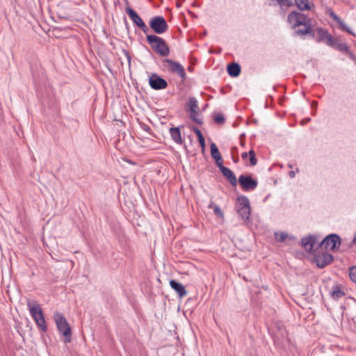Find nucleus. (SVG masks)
<instances>
[{"mask_svg": "<svg viewBox=\"0 0 356 356\" xmlns=\"http://www.w3.org/2000/svg\"><path fill=\"white\" fill-rule=\"evenodd\" d=\"M316 35L315 40L317 42H324L326 45L353 56L350 47L345 42H341L338 38H333L327 29L319 27L316 29Z\"/></svg>", "mask_w": 356, "mask_h": 356, "instance_id": "1", "label": "nucleus"}, {"mask_svg": "<svg viewBox=\"0 0 356 356\" xmlns=\"http://www.w3.org/2000/svg\"><path fill=\"white\" fill-rule=\"evenodd\" d=\"M26 305L36 325L42 332H46L47 331V326L40 305L36 300L30 299L27 300Z\"/></svg>", "mask_w": 356, "mask_h": 356, "instance_id": "2", "label": "nucleus"}, {"mask_svg": "<svg viewBox=\"0 0 356 356\" xmlns=\"http://www.w3.org/2000/svg\"><path fill=\"white\" fill-rule=\"evenodd\" d=\"M147 42L152 49L158 55L165 57L170 54V47L163 38L156 35H149L146 36Z\"/></svg>", "mask_w": 356, "mask_h": 356, "instance_id": "3", "label": "nucleus"}, {"mask_svg": "<svg viewBox=\"0 0 356 356\" xmlns=\"http://www.w3.org/2000/svg\"><path fill=\"white\" fill-rule=\"evenodd\" d=\"M54 319L59 333L64 337V343H70L72 339V330L64 315L56 312L54 314Z\"/></svg>", "mask_w": 356, "mask_h": 356, "instance_id": "4", "label": "nucleus"}, {"mask_svg": "<svg viewBox=\"0 0 356 356\" xmlns=\"http://www.w3.org/2000/svg\"><path fill=\"white\" fill-rule=\"evenodd\" d=\"M236 211L243 220H249L251 207L249 199L245 195L239 196L236 200Z\"/></svg>", "mask_w": 356, "mask_h": 356, "instance_id": "5", "label": "nucleus"}, {"mask_svg": "<svg viewBox=\"0 0 356 356\" xmlns=\"http://www.w3.org/2000/svg\"><path fill=\"white\" fill-rule=\"evenodd\" d=\"M341 243V237L337 234H330L318 244V247L325 250L330 249L332 252L338 250Z\"/></svg>", "mask_w": 356, "mask_h": 356, "instance_id": "6", "label": "nucleus"}, {"mask_svg": "<svg viewBox=\"0 0 356 356\" xmlns=\"http://www.w3.org/2000/svg\"><path fill=\"white\" fill-rule=\"evenodd\" d=\"M163 66L170 72L178 74L183 80L186 79L184 67L177 61L170 58L163 60Z\"/></svg>", "mask_w": 356, "mask_h": 356, "instance_id": "7", "label": "nucleus"}, {"mask_svg": "<svg viewBox=\"0 0 356 356\" xmlns=\"http://www.w3.org/2000/svg\"><path fill=\"white\" fill-rule=\"evenodd\" d=\"M149 27L156 34H163L168 29V25L163 16H155L150 19Z\"/></svg>", "mask_w": 356, "mask_h": 356, "instance_id": "8", "label": "nucleus"}, {"mask_svg": "<svg viewBox=\"0 0 356 356\" xmlns=\"http://www.w3.org/2000/svg\"><path fill=\"white\" fill-rule=\"evenodd\" d=\"M307 16L298 11H291L287 16V21L292 29H296L301 25H305Z\"/></svg>", "mask_w": 356, "mask_h": 356, "instance_id": "9", "label": "nucleus"}, {"mask_svg": "<svg viewBox=\"0 0 356 356\" xmlns=\"http://www.w3.org/2000/svg\"><path fill=\"white\" fill-rule=\"evenodd\" d=\"M238 181L244 191H254L258 185L257 180L253 179L251 175H241L239 176Z\"/></svg>", "mask_w": 356, "mask_h": 356, "instance_id": "10", "label": "nucleus"}, {"mask_svg": "<svg viewBox=\"0 0 356 356\" xmlns=\"http://www.w3.org/2000/svg\"><path fill=\"white\" fill-rule=\"evenodd\" d=\"M334 257L327 252L314 254L312 261L315 263L319 268H323L332 263Z\"/></svg>", "mask_w": 356, "mask_h": 356, "instance_id": "11", "label": "nucleus"}, {"mask_svg": "<svg viewBox=\"0 0 356 356\" xmlns=\"http://www.w3.org/2000/svg\"><path fill=\"white\" fill-rule=\"evenodd\" d=\"M126 12L132 22L147 35L149 32V28L137 13L129 7L127 8Z\"/></svg>", "mask_w": 356, "mask_h": 356, "instance_id": "12", "label": "nucleus"}, {"mask_svg": "<svg viewBox=\"0 0 356 356\" xmlns=\"http://www.w3.org/2000/svg\"><path fill=\"white\" fill-rule=\"evenodd\" d=\"M149 84L152 89L156 90L165 89L168 87V82L155 73L149 76Z\"/></svg>", "mask_w": 356, "mask_h": 356, "instance_id": "13", "label": "nucleus"}, {"mask_svg": "<svg viewBox=\"0 0 356 356\" xmlns=\"http://www.w3.org/2000/svg\"><path fill=\"white\" fill-rule=\"evenodd\" d=\"M326 13L333 20H334L338 24L339 29L343 31H346L349 34L354 35V33L350 31L346 23L339 17H338L337 15H336L332 8H327Z\"/></svg>", "mask_w": 356, "mask_h": 356, "instance_id": "14", "label": "nucleus"}, {"mask_svg": "<svg viewBox=\"0 0 356 356\" xmlns=\"http://www.w3.org/2000/svg\"><path fill=\"white\" fill-rule=\"evenodd\" d=\"M317 243V236L309 235L307 237L302 238L301 240V245L304 249L308 252H312Z\"/></svg>", "mask_w": 356, "mask_h": 356, "instance_id": "15", "label": "nucleus"}, {"mask_svg": "<svg viewBox=\"0 0 356 356\" xmlns=\"http://www.w3.org/2000/svg\"><path fill=\"white\" fill-rule=\"evenodd\" d=\"M170 286L177 292L180 298L186 296L188 293L184 286L177 280H171L170 281Z\"/></svg>", "mask_w": 356, "mask_h": 356, "instance_id": "16", "label": "nucleus"}, {"mask_svg": "<svg viewBox=\"0 0 356 356\" xmlns=\"http://www.w3.org/2000/svg\"><path fill=\"white\" fill-rule=\"evenodd\" d=\"M220 171L222 175L226 177L232 186H236L238 180L233 171L227 167H222Z\"/></svg>", "mask_w": 356, "mask_h": 356, "instance_id": "17", "label": "nucleus"}, {"mask_svg": "<svg viewBox=\"0 0 356 356\" xmlns=\"http://www.w3.org/2000/svg\"><path fill=\"white\" fill-rule=\"evenodd\" d=\"M227 71L230 76L237 77L241 74V68L238 63H232L227 65Z\"/></svg>", "mask_w": 356, "mask_h": 356, "instance_id": "18", "label": "nucleus"}, {"mask_svg": "<svg viewBox=\"0 0 356 356\" xmlns=\"http://www.w3.org/2000/svg\"><path fill=\"white\" fill-rule=\"evenodd\" d=\"M172 139L177 144L181 145L183 140L181 138V130L179 127H171L169 130Z\"/></svg>", "mask_w": 356, "mask_h": 356, "instance_id": "19", "label": "nucleus"}, {"mask_svg": "<svg viewBox=\"0 0 356 356\" xmlns=\"http://www.w3.org/2000/svg\"><path fill=\"white\" fill-rule=\"evenodd\" d=\"M295 4L300 10H310L312 9L309 0H294Z\"/></svg>", "mask_w": 356, "mask_h": 356, "instance_id": "20", "label": "nucleus"}, {"mask_svg": "<svg viewBox=\"0 0 356 356\" xmlns=\"http://www.w3.org/2000/svg\"><path fill=\"white\" fill-rule=\"evenodd\" d=\"M331 296L333 299L337 300L345 296V293L341 289L340 286H335L333 288Z\"/></svg>", "mask_w": 356, "mask_h": 356, "instance_id": "21", "label": "nucleus"}, {"mask_svg": "<svg viewBox=\"0 0 356 356\" xmlns=\"http://www.w3.org/2000/svg\"><path fill=\"white\" fill-rule=\"evenodd\" d=\"M188 105L189 106L190 111H192L193 113L199 112V106L197 104V101L195 97H190L188 99Z\"/></svg>", "mask_w": 356, "mask_h": 356, "instance_id": "22", "label": "nucleus"}, {"mask_svg": "<svg viewBox=\"0 0 356 356\" xmlns=\"http://www.w3.org/2000/svg\"><path fill=\"white\" fill-rule=\"evenodd\" d=\"M293 36H300L302 38L305 39V35H307V33H309V27L303 28V29H294Z\"/></svg>", "mask_w": 356, "mask_h": 356, "instance_id": "23", "label": "nucleus"}, {"mask_svg": "<svg viewBox=\"0 0 356 356\" xmlns=\"http://www.w3.org/2000/svg\"><path fill=\"white\" fill-rule=\"evenodd\" d=\"M213 202H211V203L209 204L208 207L209 209H213V212H214L216 216H217L219 218H223V216H224L223 212L222 211V210L220 209L219 206H218V205H214L213 206Z\"/></svg>", "mask_w": 356, "mask_h": 356, "instance_id": "24", "label": "nucleus"}, {"mask_svg": "<svg viewBox=\"0 0 356 356\" xmlns=\"http://www.w3.org/2000/svg\"><path fill=\"white\" fill-rule=\"evenodd\" d=\"M211 155L213 159L221 156L219 149L214 143L211 144Z\"/></svg>", "mask_w": 356, "mask_h": 356, "instance_id": "25", "label": "nucleus"}, {"mask_svg": "<svg viewBox=\"0 0 356 356\" xmlns=\"http://www.w3.org/2000/svg\"><path fill=\"white\" fill-rule=\"evenodd\" d=\"M197 115H199V112L193 113L192 111H190V115H189L190 118L195 123L200 124V125L202 124L203 120L201 118H198L197 117Z\"/></svg>", "mask_w": 356, "mask_h": 356, "instance_id": "26", "label": "nucleus"}, {"mask_svg": "<svg viewBox=\"0 0 356 356\" xmlns=\"http://www.w3.org/2000/svg\"><path fill=\"white\" fill-rule=\"evenodd\" d=\"M248 156L250 157V163L251 165H255L257 163V159L256 158L255 152L253 149H250L248 152Z\"/></svg>", "mask_w": 356, "mask_h": 356, "instance_id": "27", "label": "nucleus"}, {"mask_svg": "<svg viewBox=\"0 0 356 356\" xmlns=\"http://www.w3.org/2000/svg\"><path fill=\"white\" fill-rule=\"evenodd\" d=\"M213 120L218 124H223L225 122V118L222 113H218L216 115Z\"/></svg>", "mask_w": 356, "mask_h": 356, "instance_id": "28", "label": "nucleus"}, {"mask_svg": "<svg viewBox=\"0 0 356 356\" xmlns=\"http://www.w3.org/2000/svg\"><path fill=\"white\" fill-rule=\"evenodd\" d=\"M349 276L351 280L356 283V266L349 268Z\"/></svg>", "mask_w": 356, "mask_h": 356, "instance_id": "29", "label": "nucleus"}, {"mask_svg": "<svg viewBox=\"0 0 356 356\" xmlns=\"http://www.w3.org/2000/svg\"><path fill=\"white\" fill-rule=\"evenodd\" d=\"M275 237H276V240L277 241L284 242L286 240V238H287V234H286L284 232H282L279 237H278V234H275Z\"/></svg>", "mask_w": 356, "mask_h": 356, "instance_id": "30", "label": "nucleus"}, {"mask_svg": "<svg viewBox=\"0 0 356 356\" xmlns=\"http://www.w3.org/2000/svg\"><path fill=\"white\" fill-rule=\"evenodd\" d=\"M214 160L216 161V165L219 168L220 170H221L222 168V167H225L222 164L223 161H222V156L214 159Z\"/></svg>", "mask_w": 356, "mask_h": 356, "instance_id": "31", "label": "nucleus"}, {"mask_svg": "<svg viewBox=\"0 0 356 356\" xmlns=\"http://www.w3.org/2000/svg\"><path fill=\"white\" fill-rule=\"evenodd\" d=\"M197 138H198V142L200 143V145L201 146L202 150H204V148H205V139H204L203 135L201 136L197 137Z\"/></svg>", "mask_w": 356, "mask_h": 356, "instance_id": "32", "label": "nucleus"}, {"mask_svg": "<svg viewBox=\"0 0 356 356\" xmlns=\"http://www.w3.org/2000/svg\"><path fill=\"white\" fill-rule=\"evenodd\" d=\"M141 127L143 130H145V131L148 132V133H150V131H152L151 128L149 126H148L147 124H141Z\"/></svg>", "mask_w": 356, "mask_h": 356, "instance_id": "33", "label": "nucleus"}, {"mask_svg": "<svg viewBox=\"0 0 356 356\" xmlns=\"http://www.w3.org/2000/svg\"><path fill=\"white\" fill-rule=\"evenodd\" d=\"M193 131H194V133L196 134V136L197 137L202 136L201 131L197 127H194L193 128Z\"/></svg>", "mask_w": 356, "mask_h": 356, "instance_id": "34", "label": "nucleus"}, {"mask_svg": "<svg viewBox=\"0 0 356 356\" xmlns=\"http://www.w3.org/2000/svg\"><path fill=\"white\" fill-rule=\"evenodd\" d=\"M309 30H310V31H309V33H307V35H309L312 38H315L316 34L314 31L312 27H309Z\"/></svg>", "mask_w": 356, "mask_h": 356, "instance_id": "35", "label": "nucleus"}, {"mask_svg": "<svg viewBox=\"0 0 356 356\" xmlns=\"http://www.w3.org/2000/svg\"><path fill=\"white\" fill-rule=\"evenodd\" d=\"M312 19L309 17H307V19L306 20L305 25H303L305 28L312 27L311 24Z\"/></svg>", "mask_w": 356, "mask_h": 356, "instance_id": "36", "label": "nucleus"}, {"mask_svg": "<svg viewBox=\"0 0 356 356\" xmlns=\"http://www.w3.org/2000/svg\"><path fill=\"white\" fill-rule=\"evenodd\" d=\"M274 343L279 348H282L283 347V345L282 343H280L278 341V339H277L276 338L274 339Z\"/></svg>", "mask_w": 356, "mask_h": 356, "instance_id": "37", "label": "nucleus"}, {"mask_svg": "<svg viewBox=\"0 0 356 356\" xmlns=\"http://www.w3.org/2000/svg\"><path fill=\"white\" fill-rule=\"evenodd\" d=\"M317 105H318V102L316 101H312V104H311V106L313 108H317Z\"/></svg>", "mask_w": 356, "mask_h": 356, "instance_id": "38", "label": "nucleus"}, {"mask_svg": "<svg viewBox=\"0 0 356 356\" xmlns=\"http://www.w3.org/2000/svg\"><path fill=\"white\" fill-rule=\"evenodd\" d=\"M310 120H311V119H310L309 118H307L303 119V120H302V122H301V123H302V124H305L307 123L308 122H309V121H310Z\"/></svg>", "mask_w": 356, "mask_h": 356, "instance_id": "39", "label": "nucleus"}, {"mask_svg": "<svg viewBox=\"0 0 356 356\" xmlns=\"http://www.w3.org/2000/svg\"><path fill=\"white\" fill-rule=\"evenodd\" d=\"M245 136V134H243L240 136V140H241V146L244 147L245 146V142L244 141H242V137Z\"/></svg>", "mask_w": 356, "mask_h": 356, "instance_id": "40", "label": "nucleus"}, {"mask_svg": "<svg viewBox=\"0 0 356 356\" xmlns=\"http://www.w3.org/2000/svg\"><path fill=\"white\" fill-rule=\"evenodd\" d=\"M248 156V152H243L241 154V157L243 159H246Z\"/></svg>", "mask_w": 356, "mask_h": 356, "instance_id": "41", "label": "nucleus"}, {"mask_svg": "<svg viewBox=\"0 0 356 356\" xmlns=\"http://www.w3.org/2000/svg\"><path fill=\"white\" fill-rule=\"evenodd\" d=\"M289 175L291 178H293L296 176V173L294 171H290Z\"/></svg>", "mask_w": 356, "mask_h": 356, "instance_id": "42", "label": "nucleus"}, {"mask_svg": "<svg viewBox=\"0 0 356 356\" xmlns=\"http://www.w3.org/2000/svg\"><path fill=\"white\" fill-rule=\"evenodd\" d=\"M232 159H233V161L234 163H237L239 161V159L238 157H234V156H232Z\"/></svg>", "mask_w": 356, "mask_h": 356, "instance_id": "43", "label": "nucleus"}, {"mask_svg": "<svg viewBox=\"0 0 356 356\" xmlns=\"http://www.w3.org/2000/svg\"><path fill=\"white\" fill-rule=\"evenodd\" d=\"M353 243L354 244H356V235L354 236L353 239Z\"/></svg>", "mask_w": 356, "mask_h": 356, "instance_id": "44", "label": "nucleus"}, {"mask_svg": "<svg viewBox=\"0 0 356 356\" xmlns=\"http://www.w3.org/2000/svg\"><path fill=\"white\" fill-rule=\"evenodd\" d=\"M286 341L289 343H291V341L290 339L286 337Z\"/></svg>", "mask_w": 356, "mask_h": 356, "instance_id": "45", "label": "nucleus"}, {"mask_svg": "<svg viewBox=\"0 0 356 356\" xmlns=\"http://www.w3.org/2000/svg\"><path fill=\"white\" fill-rule=\"evenodd\" d=\"M234 149H236V147H234L232 148V151L233 152Z\"/></svg>", "mask_w": 356, "mask_h": 356, "instance_id": "46", "label": "nucleus"}, {"mask_svg": "<svg viewBox=\"0 0 356 356\" xmlns=\"http://www.w3.org/2000/svg\"><path fill=\"white\" fill-rule=\"evenodd\" d=\"M289 167L290 168H293V167H292V165H290V164H289Z\"/></svg>", "mask_w": 356, "mask_h": 356, "instance_id": "47", "label": "nucleus"}]
</instances>
